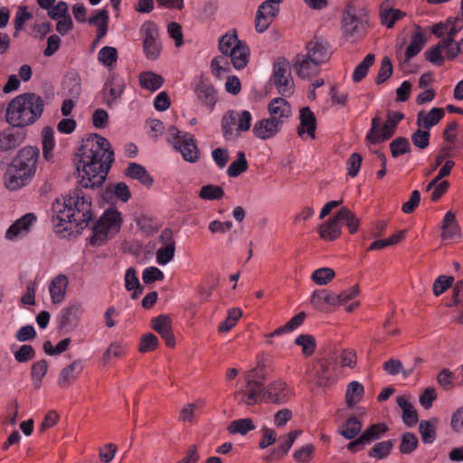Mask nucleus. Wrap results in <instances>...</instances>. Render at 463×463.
Segmentation results:
<instances>
[{
  "mask_svg": "<svg viewBox=\"0 0 463 463\" xmlns=\"http://www.w3.org/2000/svg\"><path fill=\"white\" fill-rule=\"evenodd\" d=\"M168 134L172 138L173 146L182 154L185 161L194 163L198 160L199 150L194 138L188 137L186 135L181 136V131L175 126L168 128Z\"/></svg>",
  "mask_w": 463,
  "mask_h": 463,
  "instance_id": "nucleus-7",
  "label": "nucleus"
},
{
  "mask_svg": "<svg viewBox=\"0 0 463 463\" xmlns=\"http://www.w3.org/2000/svg\"><path fill=\"white\" fill-rule=\"evenodd\" d=\"M195 93L199 100L213 109L217 101L216 90L213 84L206 80L201 79L198 85L195 88Z\"/></svg>",
  "mask_w": 463,
  "mask_h": 463,
  "instance_id": "nucleus-21",
  "label": "nucleus"
},
{
  "mask_svg": "<svg viewBox=\"0 0 463 463\" xmlns=\"http://www.w3.org/2000/svg\"><path fill=\"white\" fill-rule=\"evenodd\" d=\"M292 395V391L284 382L275 381L265 386V398L271 403L284 404Z\"/></svg>",
  "mask_w": 463,
  "mask_h": 463,
  "instance_id": "nucleus-12",
  "label": "nucleus"
},
{
  "mask_svg": "<svg viewBox=\"0 0 463 463\" xmlns=\"http://www.w3.org/2000/svg\"><path fill=\"white\" fill-rule=\"evenodd\" d=\"M159 345L158 338L152 333L142 335L138 345V351L142 354L152 352Z\"/></svg>",
  "mask_w": 463,
  "mask_h": 463,
  "instance_id": "nucleus-64",
  "label": "nucleus"
},
{
  "mask_svg": "<svg viewBox=\"0 0 463 463\" xmlns=\"http://www.w3.org/2000/svg\"><path fill=\"white\" fill-rule=\"evenodd\" d=\"M404 43L396 45V58L401 64L408 63L411 58L416 56L423 48L425 44V38L420 31V27L417 26V31L411 36V40L404 53H402V47Z\"/></svg>",
  "mask_w": 463,
  "mask_h": 463,
  "instance_id": "nucleus-10",
  "label": "nucleus"
},
{
  "mask_svg": "<svg viewBox=\"0 0 463 463\" xmlns=\"http://www.w3.org/2000/svg\"><path fill=\"white\" fill-rule=\"evenodd\" d=\"M271 80L279 93L283 97H289L293 93L294 80L288 60L280 57L274 61Z\"/></svg>",
  "mask_w": 463,
  "mask_h": 463,
  "instance_id": "nucleus-6",
  "label": "nucleus"
},
{
  "mask_svg": "<svg viewBox=\"0 0 463 463\" xmlns=\"http://www.w3.org/2000/svg\"><path fill=\"white\" fill-rule=\"evenodd\" d=\"M68 283V278L63 274L56 276L51 281L49 286V292L51 295L52 302L53 304H60L63 301Z\"/></svg>",
  "mask_w": 463,
  "mask_h": 463,
  "instance_id": "nucleus-28",
  "label": "nucleus"
},
{
  "mask_svg": "<svg viewBox=\"0 0 463 463\" xmlns=\"http://www.w3.org/2000/svg\"><path fill=\"white\" fill-rule=\"evenodd\" d=\"M160 238L166 241L165 247H162L156 251V261L159 265H165L170 262L175 251V242L173 240V232L170 229H165Z\"/></svg>",
  "mask_w": 463,
  "mask_h": 463,
  "instance_id": "nucleus-20",
  "label": "nucleus"
},
{
  "mask_svg": "<svg viewBox=\"0 0 463 463\" xmlns=\"http://www.w3.org/2000/svg\"><path fill=\"white\" fill-rule=\"evenodd\" d=\"M33 175H27L24 171L7 172L5 175V186L11 191L17 190L25 185L27 180Z\"/></svg>",
  "mask_w": 463,
  "mask_h": 463,
  "instance_id": "nucleus-42",
  "label": "nucleus"
},
{
  "mask_svg": "<svg viewBox=\"0 0 463 463\" xmlns=\"http://www.w3.org/2000/svg\"><path fill=\"white\" fill-rule=\"evenodd\" d=\"M139 81L143 88L155 91L163 85L164 79L152 71H146L139 75Z\"/></svg>",
  "mask_w": 463,
  "mask_h": 463,
  "instance_id": "nucleus-45",
  "label": "nucleus"
},
{
  "mask_svg": "<svg viewBox=\"0 0 463 463\" xmlns=\"http://www.w3.org/2000/svg\"><path fill=\"white\" fill-rule=\"evenodd\" d=\"M388 430V427L384 423H376L366 429L360 436V440L364 441V444H370L373 440L378 439Z\"/></svg>",
  "mask_w": 463,
  "mask_h": 463,
  "instance_id": "nucleus-46",
  "label": "nucleus"
},
{
  "mask_svg": "<svg viewBox=\"0 0 463 463\" xmlns=\"http://www.w3.org/2000/svg\"><path fill=\"white\" fill-rule=\"evenodd\" d=\"M390 149L393 157H398L407 153H411V148L409 140L406 137H399L390 143Z\"/></svg>",
  "mask_w": 463,
  "mask_h": 463,
  "instance_id": "nucleus-56",
  "label": "nucleus"
},
{
  "mask_svg": "<svg viewBox=\"0 0 463 463\" xmlns=\"http://www.w3.org/2000/svg\"><path fill=\"white\" fill-rule=\"evenodd\" d=\"M122 224L120 213L115 208L106 210L92 228L90 243L99 246L118 233Z\"/></svg>",
  "mask_w": 463,
  "mask_h": 463,
  "instance_id": "nucleus-5",
  "label": "nucleus"
},
{
  "mask_svg": "<svg viewBox=\"0 0 463 463\" xmlns=\"http://www.w3.org/2000/svg\"><path fill=\"white\" fill-rule=\"evenodd\" d=\"M389 0H385L380 7L381 23L387 28H392L394 24L405 16V13L389 6Z\"/></svg>",
  "mask_w": 463,
  "mask_h": 463,
  "instance_id": "nucleus-32",
  "label": "nucleus"
},
{
  "mask_svg": "<svg viewBox=\"0 0 463 463\" xmlns=\"http://www.w3.org/2000/svg\"><path fill=\"white\" fill-rule=\"evenodd\" d=\"M282 127L270 118H264L255 122L252 128V133L255 137L267 140L273 138L281 130Z\"/></svg>",
  "mask_w": 463,
  "mask_h": 463,
  "instance_id": "nucleus-17",
  "label": "nucleus"
},
{
  "mask_svg": "<svg viewBox=\"0 0 463 463\" xmlns=\"http://www.w3.org/2000/svg\"><path fill=\"white\" fill-rule=\"evenodd\" d=\"M250 52L248 45L241 42L229 54L228 58L236 70L245 68L250 60Z\"/></svg>",
  "mask_w": 463,
  "mask_h": 463,
  "instance_id": "nucleus-29",
  "label": "nucleus"
},
{
  "mask_svg": "<svg viewBox=\"0 0 463 463\" xmlns=\"http://www.w3.org/2000/svg\"><path fill=\"white\" fill-rule=\"evenodd\" d=\"M125 286L127 290H134L132 298H137L141 294L143 288L140 286L139 280L137 277V272L134 268H128L125 274Z\"/></svg>",
  "mask_w": 463,
  "mask_h": 463,
  "instance_id": "nucleus-48",
  "label": "nucleus"
},
{
  "mask_svg": "<svg viewBox=\"0 0 463 463\" xmlns=\"http://www.w3.org/2000/svg\"><path fill=\"white\" fill-rule=\"evenodd\" d=\"M205 401L202 398H198L193 402L184 404L179 412L180 420L184 423H194L196 411L203 409Z\"/></svg>",
  "mask_w": 463,
  "mask_h": 463,
  "instance_id": "nucleus-36",
  "label": "nucleus"
},
{
  "mask_svg": "<svg viewBox=\"0 0 463 463\" xmlns=\"http://www.w3.org/2000/svg\"><path fill=\"white\" fill-rule=\"evenodd\" d=\"M303 55L322 65L330 58L328 44L318 39L310 41L307 43L306 53H303Z\"/></svg>",
  "mask_w": 463,
  "mask_h": 463,
  "instance_id": "nucleus-16",
  "label": "nucleus"
},
{
  "mask_svg": "<svg viewBox=\"0 0 463 463\" xmlns=\"http://www.w3.org/2000/svg\"><path fill=\"white\" fill-rule=\"evenodd\" d=\"M242 41L238 39L236 30L229 32L222 35L219 40L218 48L222 56L228 57V54Z\"/></svg>",
  "mask_w": 463,
  "mask_h": 463,
  "instance_id": "nucleus-41",
  "label": "nucleus"
},
{
  "mask_svg": "<svg viewBox=\"0 0 463 463\" xmlns=\"http://www.w3.org/2000/svg\"><path fill=\"white\" fill-rule=\"evenodd\" d=\"M82 315V306L78 302H74L62 309L60 317V326L62 328H75Z\"/></svg>",
  "mask_w": 463,
  "mask_h": 463,
  "instance_id": "nucleus-19",
  "label": "nucleus"
},
{
  "mask_svg": "<svg viewBox=\"0 0 463 463\" xmlns=\"http://www.w3.org/2000/svg\"><path fill=\"white\" fill-rule=\"evenodd\" d=\"M299 126L298 127V135L304 138V136L316 138L317 118L315 114L308 107H304L299 111Z\"/></svg>",
  "mask_w": 463,
  "mask_h": 463,
  "instance_id": "nucleus-15",
  "label": "nucleus"
},
{
  "mask_svg": "<svg viewBox=\"0 0 463 463\" xmlns=\"http://www.w3.org/2000/svg\"><path fill=\"white\" fill-rule=\"evenodd\" d=\"M446 24H448L447 35L441 39L445 43L453 42L455 36L463 28V20L459 15L457 17H449L446 20Z\"/></svg>",
  "mask_w": 463,
  "mask_h": 463,
  "instance_id": "nucleus-51",
  "label": "nucleus"
},
{
  "mask_svg": "<svg viewBox=\"0 0 463 463\" xmlns=\"http://www.w3.org/2000/svg\"><path fill=\"white\" fill-rule=\"evenodd\" d=\"M239 404L253 406L260 404L265 398L264 376L259 375L256 369L244 375V385L234 392Z\"/></svg>",
  "mask_w": 463,
  "mask_h": 463,
  "instance_id": "nucleus-4",
  "label": "nucleus"
},
{
  "mask_svg": "<svg viewBox=\"0 0 463 463\" xmlns=\"http://www.w3.org/2000/svg\"><path fill=\"white\" fill-rule=\"evenodd\" d=\"M237 156V159L233 161L227 168V174L231 177H236L248 169V162L246 160L244 152L239 151Z\"/></svg>",
  "mask_w": 463,
  "mask_h": 463,
  "instance_id": "nucleus-55",
  "label": "nucleus"
},
{
  "mask_svg": "<svg viewBox=\"0 0 463 463\" xmlns=\"http://www.w3.org/2000/svg\"><path fill=\"white\" fill-rule=\"evenodd\" d=\"M109 19V13L106 9L97 11L96 14L89 19V23L97 27V42L107 34Z\"/></svg>",
  "mask_w": 463,
  "mask_h": 463,
  "instance_id": "nucleus-37",
  "label": "nucleus"
},
{
  "mask_svg": "<svg viewBox=\"0 0 463 463\" xmlns=\"http://www.w3.org/2000/svg\"><path fill=\"white\" fill-rule=\"evenodd\" d=\"M419 440L412 432H405L402 436V441L399 446L402 454H411L418 446Z\"/></svg>",
  "mask_w": 463,
  "mask_h": 463,
  "instance_id": "nucleus-62",
  "label": "nucleus"
},
{
  "mask_svg": "<svg viewBox=\"0 0 463 463\" xmlns=\"http://www.w3.org/2000/svg\"><path fill=\"white\" fill-rule=\"evenodd\" d=\"M125 175L138 180L142 184L146 186H151L153 184V178L144 166L137 163H130L125 169Z\"/></svg>",
  "mask_w": 463,
  "mask_h": 463,
  "instance_id": "nucleus-34",
  "label": "nucleus"
},
{
  "mask_svg": "<svg viewBox=\"0 0 463 463\" xmlns=\"http://www.w3.org/2000/svg\"><path fill=\"white\" fill-rule=\"evenodd\" d=\"M295 344L302 347V353L306 356H311L316 351V340L311 335H300Z\"/></svg>",
  "mask_w": 463,
  "mask_h": 463,
  "instance_id": "nucleus-61",
  "label": "nucleus"
},
{
  "mask_svg": "<svg viewBox=\"0 0 463 463\" xmlns=\"http://www.w3.org/2000/svg\"><path fill=\"white\" fill-rule=\"evenodd\" d=\"M364 394V388L362 383L357 381L351 382L345 391V403L348 408H354L360 402Z\"/></svg>",
  "mask_w": 463,
  "mask_h": 463,
  "instance_id": "nucleus-35",
  "label": "nucleus"
},
{
  "mask_svg": "<svg viewBox=\"0 0 463 463\" xmlns=\"http://www.w3.org/2000/svg\"><path fill=\"white\" fill-rule=\"evenodd\" d=\"M340 220L336 214L329 218L326 222L320 224L317 228L319 237L326 241H333L341 235Z\"/></svg>",
  "mask_w": 463,
  "mask_h": 463,
  "instance_id": "nucleus-25",
  "label": "nucleus"
},
{
  "mask_svg": "<svg viewBox=\"0 0 463 463\" xmlns=\"http://www.w3.org/2000/svg\"><path fill=\"white\" fill-rule=\"evenodd\" d=\"M374 60V54L369 53L365 56L363 61L356 66L353 74V80L354 82L361 81L367 75L368 70L373 64Z\"/></svg>",
  "mask_w": 463,
  "mask_h": 463,
  "instance_id": "nucleus-57",
  "label": "nucleus"
},
{
  "mask_svg": "<svg viewBox=\"0 0 463 463\" xmlns=\"http://www.w3.org/2000/svg\"><path fill=\"white\" fill-rule=\"evenodd\" d=\"M445 111L442 108H433L428 113L420 110L417 114L416 125L420 128L429 130L436 126L444 117Z\"/></svg>",
  "mask_w": 463,
  "mask_h": 463,
  "instance_id": "nucleus-24",
  "label": "nucleus"
},
{
  "mask_svg": "<svg viewBox=\"0 0 463 463\" xmlns=\"http://www.w3.org/2000/svg\"><path fill=\"white\" fill-rule=\"evenodd\" d=\"M441 238L443 240H452L460 236V228L456 221V215L452 212H448L442 221Z\"/></svg>",
  "mask_w": 463,
  "mask_h": 463,
  "instance_id": "nucleus-33",
  "label": "nucleus"
},
{
  "mask_svg": "<svg viewBox=\"0 0 463 463\" xmlns=\"http://www.w3.org/2000/svg\"><path fill=\"white\" fill-rule=\"evenodd\" d=\"M404 118V115L402 112H394L389 111L387 114L386 121L383 126V141L391 138L394 130L400 121H402Z\"/></svg>",
  "mask_w": 463,
  "mask_h": 463,
  "instance_id": "nucleus-44",
  "label": "nucleus"
},
{
  "mask_svg": "<svg viewBox=\"0 0 463 463\" xmlns=\"http://www.w3.org/2000/svg\"><path fill=\"white\" fill-rule=\"evenodd\" d=\"M42 137L43 156L46 160H51L52 157V150L54 146L53 130L49 127L44 128Z\"/></svg>",
  "mask_w": 463,
  "mask_h": 463,
  "instance_id": "nucleus-59",
  "label": "nucleus"
},
{
  "mask_svg": "<svg viewBox=\"0 0 463 463\" xmlns=\"http://www.w3.org/2000/svg\"><path fill=\"white\" fill-rule=\"evenodd\" d=\"M362 428V422L356 417L352 416L343 423L338 432L346 439H353L360 433Z\"/></svg>",
  "mask_w": 463,
  "mask_h": 463,
  "instance_id": "nucleus-40",
  "label": "nucleus"
},
{
  "mask_svg": "<svg viewBox=\"0 0 463 463\" xmlns=\"http://www.w3.org/2000/svg\"><path fill=\"white\" fill-rule=\"evenodd\" d=\"M336 369V361L334 357H326L319 362V368L317 371V384L327 386L331 383L332 373Z\"/></svg>",
  "mask_w": 463,
  "mask_h": 463,
  "instance_id": "nucleus-27",
  "label": "nucleus"
},
{
  "mask_svg": "<svg viewBox=\"0 0 463 463\" xmlns=\"http://www.w3.org/2000/svg\"><path fill=\"white\" fill-rule=\"evenodd\" d=\"M236 111L230 110L225 113L222 118V130L227 140H233L239 137L236 128L233 126L236 123Z\"/></svg>",
  "mask_w": 463,
  "mask_h": 463,
  "instance_id": "nucleus-38",
  "label": "nucleus"
},
{
  "mask_svg": "<svg viewBox=\"0 0 463 463\" xmlns=\"http://www.w3.org/2000/svg\"><path fill=\"white\" fill-rule=\"evenodd\" d=\"M320 67L316 61L309 60L303 53H298L293 59V68L297 75L302 79H311L320 71Z\"/></svg>",
  "mask_w": 463,
  "mask_h": 463,
  "instance_id": "nucleus-14",
  "label": "nucleus"
},
{
  "mask_svg": "<svg viewBox=\"0 0 463 463\" xmlns=\"http://www.w3.org/2000/svg\"><path fill=\"white\" fill-rule=\"evenodd\" d=\"M52 223L57 233H80L92 220L91 202L81 189H74L52 204Z\"/></svg>",
  "mask_w": 463,
  "mask_h": 463,
  "instance_id": "nucleus-2",
  "label": "nucleus"
},
{
  "mask_svg": "<svg viewBox=\"0 0 463 463\" xmlns=\"http://www.w3.org/2000/svg\"><path fill=\"white\" fill-rule=\"evenodd\" d=\"M255 429V426L253 424V421L250 418L236 420L232 421L228 426V430L232 434H241L245 435L250 430H252Z\"/></svg>",
  "mask_w": 463,
  "mask_h": 463,
  "instance_id": "nucleus-53",
  "label": "nucleus"
},
{
  "mask_svg": "<svg viewBox=\"0 0 463 463\" xmlns=\"http://www.w3.org/2000/svg\"><path fill=\"white\" fill-rule=\"evenodd\" d=\"M335 276V273L331 268H320L316 269L312 275V280L319 285L324 286L327 285Z\"/></svg>",
  "mask_w": 463,
  "mask_h": 463,
  "instance_id": "nucleus-60",
  "label": "nucleus"
},
{
  "mask_svg": "<svg viewBox=\"0 0 463 463\" xmlns=\"http://www.w3.org/2000/svg\"><path fill=\"white\" fill-rule=\"evenodd\" d=\"M227 59L228 57L217 56L212 60L211 70L216 78L222 79L230 72V64Z\"/></svg>",
  "mask_w": 463,
  "mask_h": 463,
  "instance_id": "nucleus-50",
  "label": "nucleus"
},
{
  "mask_svg": "<svg viewBox=\"0 0 463 463\" xmlns=\"http://www.w3.org/2000/svg\"><path fill=\"white\" fill-rule=\"evenodd\" d=\"M47 370L48 363L46 360H40L33 364L31 375L35 388L41 386L42 380L45 376Z\"/></svg>",
  "mask_w": 463,
  "mask_h": 463,
  "instance_id": "nucleus-58",
  "label": "nucleus"
},
{
  "mask_svg": "<svg viewBox=\"0 0 463 463\" xmlns=\"http://www.w3.org/2000/svg\"><path fill=\"white\" fill-rule=\"evenodd\" d=\"M336 218L345 224L350 233L354 234L358 231L360 219L350 209L341 208L336 213Z\"/></svg>",
  "mask_w": 463,
  "mask_h": 463,
  "instance_id": "nucleus-43",
  "label": "nucleus"
},
{
  "mask_svg": "<svg viewBox=\"0 0 463 463\" xmlns=\"http://www.w3.org/2000/svg\"><path fill=\"white\" fill-rule=\"evenodd\" d=\"M40 151L35 146H25L20 149L14 158L12 167L14 171H24L27 175H33Z\"/></svg>",
  "mask_w": 463,
  "mask_h": 463,
  "instance_id": "nucleus-8",
  "label": "nucleus"
},
{
  "mask_svg": "<svg viewBox=\"0 0 463 463\" xmlns=\"http://www.w3.org/2000/svg\"><path fill=\"white\" fill-rule=\"evenodd\" d=\"M335 294L326 289L315 290L310 298L311 305L319 311H326L328 307L336 306Z\"/></svg>",
  "mask_w": 463,
  "mask_h": 463,
  "instance_id": "nucleus-22",
  "label": "nucleus"
},
{
  "mask_svg": "<svg viewBox=\"0 0 463 463\" xmlns=\"http://www.w3.org/2000/svg\"><path fill=\"white\" fill-rule=\"evenodd\" d=\"M124 85L121 82H117L114 76L107 79L103 90V99L108 106H111L122 95Z\"/></svg>",
  "mask_w": 463,
  "mask_h": 463,
  "instance_id": "nucleus-26",
  "label": "nucleus"
},
{
  "mask_svg": "<svg viewBox=\"0 0 463 463\" xmlns=\"http://www.w3.org/2000/svg\"><path fill=\"white\" fill-rule=\"evenodd\" d=\"M198 195L203 200H218L223 197L224 191L219 185L207 184L201 188Z\"/></svg>",
  "mask_w": 463,
  "mask_h": 463,
  "instance_id": "nucleus-63",
  "label": "nucleus"
},
{
  "mask_svg": "<svg viewBox=\"0 0 463 463\" xmlns=\"http://www.w3.org/2000/svg\"><path fill=\"white\" fill-rule=\"evenodd\" d=\"M397 404L402 410L403 422L409 427L415 425L418 421V414L412 404L404 396L397 397Z\"/></svg>",
  "mask_w": 463,
  "mask_h": 463,
  "instance_id": "nucleus-39",
  "label": "nucleus"
},
{
  "mask_svg": "<svg viewBox=\"0 0 463 463\" xmlns=\"http://www.w3.org/2000/svg\"><path fill=\"white\" fill-rule=\"evenodd\" d=\"M404 235L405 231L402 230L398 231L389 238L374 241L369 246L368 250H382L385 247L395 245L403 240Z\"/></svg>",
  "mask_w": 463,
  "mask_h": 463,
  "instance_id": "nucleus-49",
  "label": "nucleus"
},
{
  "mask_svg": "<svg viewBox=\"0 0 463 463\" xmlns=\"http://www.w3.org/2000/svg\"><path fill=\"white\" fill-rule=\"evenodd\" d=\"M343 26L345 33L349 36L359 34L364 29V23L359 19L349 7L343 16Z\"/></svg>",
  "mask_w": 463,
  "mask_h": 463,
  "instance_id": "nucleus-31",
  "label": "nucleus"
},
{
  "mask_svg": "<svg viewBox=\"0 0 463 463\" xmlns=\"http://www.w3.org/2000/svg\"><path fill=\"white\" fill-rule=\"evenodd\" d=\"M151 328L161 335L167 346L174 347L175 345V338L172 332L171 319L169 317L160 315L152 318Z\"/></svg>",
  "mask_w": 463,
  "mask_h": 463,
  "instance_id": "nucleus-18",
  "label": "nucleus"
},
{
  "mask_svg": "<svg viewBox=\"0 0 463 463\" xmlns=\"http://www.w3.org/2000/svg\"><path fill=\"white\" fill-rule=\"evenodd\" d=\"M24 139V135L13 130H4L0 132V151L7 152L15 149Z\"/></svg>",
  "mask_w": 463,
  "mask_h": 463,
  "instance_id": "nucleus-30",
  "label": "nucleus"
},
{
  "mask_svg": "<svg viewBox=\"0 0 463 463\" xmlns=\"http://www.w3.org/2000/svg\"><path fill=\"white\" fill-rule=\"evenodd\" d=\"M114 161L109 141L93 134L83 141L76 153L75 165L80 174V184L85 188L100 186Z\"/></svg>",
  "mask_w": 463,
  "mask_h": 463,
  "instance_id": "nucleus-1",
  "label": "nucleus"
},
{
  "mask_svg": "<svg viewBox=\"0 0 463 463\" xmlns=\"http://www.w3.org/2000/svg\"><path fill=\"white\" fill-rule=\"evenodd\" d=\"M143 34V48L146 58L156 60L161 52L159 42V32L156 25L152 22H146L141 27Z\"/></svg>",
  "mask_w": 463,
  "mask_h": 463,
  "instance_id": "nucleus-9",
  "label": "nucleus"
},
{
  "mask_svg": "<svg viewBox=\"0 0 463 463\" xmlns=\"http://www.w3.org/2000/svg\"><path fill=\"white\" fill-rule=\"evenodd\" d=\"M437 419L431 421L421 420L419 424V431L421 436V439L425 444H431L436 439V424Z\"/></svg>",
  "mask_w": 463,
  "mask_h": 463,
  "instance_id": "nucleus-47",
  "label": "nucleus"
},
{
  "mask_svg": "<svg viewBox=\"0 0 463 463\" xmlns=\"http://www.w3.org/2000/svg\"><path fill=\"white\" fill-rule=\"evenodd\" d=\"M268 112L269 118L278 122L281 127L292 115L291 106L285 98L271 99L268 105Z\"/></svg>",
  "mask_w": 463,
  "mask_h": 463,
  "instance_id": "nucleus-11",
  "label": "nucleus"
},
{
  "mask_svg": "<svg viewBox=\"0 0 463 463\" xmlns=\"http://www.w3.org/2000/svg\"><path fill=\"white\" fill-rule=\"evenodd\" d=\"M242 317V311L239 307H233L228 310V315L226 319L220 323L218 326V331L220 333H225L230 331L238 322V320Z\"/></svg>",
  "mask_w": 463,
  "mask_h": 463,
  "instance_id": "nucleus-54",
  "label": "nucleus"
},
{
  "mask_svg": "<svg viewBox=\"0 0 463 463\" xmlns=\"http://www.w3.org/2000/svg\"><path fill=\"white\" fill-rule=\"evenodd\" d=\"M395 444V439L384 440L376 443L369 451L371 458L382 459L386 458Z\"/></svg>",
  "mask_w": 463,
  "mask_h": 463,
  "instance_id": "nucleus-52",
  "label": "nucleus"
},
{
  "mask_svg": "<svg viewBox=\"0 0 463 463\" xmlns=\"http://www.w3.org/2000/svg\"><path fill=\"white\" fill-rule=\"evenodd\" d=\"M83 368V361L80 358L73 360L60 372L57 380L58 385L62 389L69 388L78 380Z\"/></svg>",
  "mask_w": 463,
  "mask_h": 463,
  "instance_id": "nucleus-13",
  "label": "nucleus"
},
{
  "mask_svg": "<svg viewBox=\"0 0 463 463\" xmlns=\"http://www.w3.org/2000/svg\"><path fill=\"white\" fill-rule=\"evenodd\" d=\"M35 221L36 216L33 213H26L9 227L6 231V238L8 240H14L19 235L27 234Z\"/></svg>",
  "mask_w": 463,
  "mask_h": 463,
  "instance_id": "nucleus-23",
  "label": "nucleus"
},
{
  "mask_svg": "<svg viewBox=\"0 0 463 463\" xmlns=\"http://www.w3.org/2000/svg\"><path fill=\"white\" fill-rule=\"evenodd\" d=\"M44 102L35 93L27 92L14 98L6 109V121L14 128L33 124L43 114Z\"/></svg>",
  "mask_w": 463,
  "mask_h": 463,
  "instance_id": "nucleus-3",
  "label": "nucleus"
}]
</instances>
